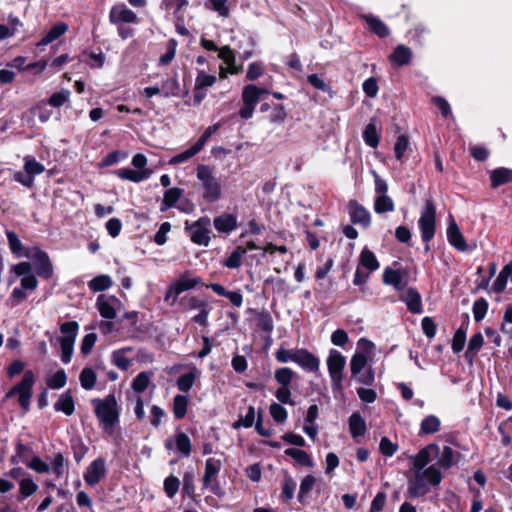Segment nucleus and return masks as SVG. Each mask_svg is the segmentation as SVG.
I'll use <instances>...</instances> for the list:
<instances>
[{
    "label": "nucleus",
    "instance_id": "nucleus-13",
    "mask_svg": "<svg viewBox=\"0 0 512 512\" xmlns=\"http://www.w3.org/2000/svg\"><path fill=\"white\" fill-rule=\"evenodd\" d=\"M437 456L439 454V446L435 443L427 445L421 449L413 458V467L415 471H423L426 466L432 461V455Z\"/></svg>",
    "mask_w": 512,
    "mask_h": 512
},
{
    "label": "nucleus",
    "instance_id": "nucleus-55",
    "mask_svg": "<svg viewBox=\"0 0 512 512\" xmlns=\"http://www.w3.org/2000/svg\"><path fill=\"white\" fill-rule=\"evenodd\" d=\"M180 303L186 310H200L203 307L207 306V303L205 301L200 300L195 296H185L181 299Z\"/></svg>",
    "mask_w": 512,
    "mask_h": 512
},
{
    "label": "nucleus",
    "instance_id": "nucleus-54",
    "mask_svg": "<svg viewBox=\"0 0 512 512\" xmlns=\"http://www.w3.org/2000/svg\"><path fill=\"white\" fill-rule=\"evenodd\" d=\"M70 91L69 90H62L56 93H53L49 100L48 104L53 107H61L70 99Z\"/></svg>",
    "mask_w": 512,
    "mask_h": 512
},
{
    "label": "nucleus",
    "instance_id": "nucleus-9",
    "mask_svg": "<svg viewBox=\"0 0 512 512\" xmlns=\"http://www.w3.org/2000/svg\"><path fill=\"white\" fill-rule=\"evenodd\" d=\"M326 365L332 383L341 384L343 380V371L346 366L345 356H343L340 351L331 349L326 360Z\"/></svg>",
    "mask_w": 512,
    "mask_h": 512
},
{
    "label": "nucleus",
    "instance_id": "nucleus-19",
    "mask_svg": "<svg viewBox=\"0 0 512 512\" xmlns=\"http://www.w3.org/2000/svg\"><path fill=\"white\" fill-rule=\"evenodd\" d=\"M206 287L210 288L217 295L228 298L235 307H240L243 303V295L240 291H227L225 287L219 283H210L206 285Z\"/></svg>",
    "mask_w": 512,
    "mask_h": 512
},
{
    "label": "nucleus",
    "instance_id": "nucleus-42",
    "mask_svg": "<svg viewBox=\"0 0 512 512\" xmlns=\"http://www.w3.org/2000/svg\"><path fill=\"white\" fill-rule=\"evenodd\" d=\"M38 489L37 484L31 477L23 478L19 482V499H25L33 495Z\"/></svg>",
    "mask_w": 512,
    "mask_h": 512
},
{
    "label": "nucleus",
    "instance_id": "nucleus-1",
    "mask_svg": "<svg viewBox=\"0 0 512 512\" xmlns=\"http://www.w3.org/2000/svg\"><path fill=\"white\" fill-rule=\"evenodd\" d=\"M358 347L362 351L355 352L349 363L351 379L360 384H371L375 381L376 372L369 361V354L375 345L370 340L361 338L358 341Z\"/></svg>",
    "mask_w": 512,
    "mask_h": 512
},
{
    "label": "nucleus",
    "instance_id": "nucleus-33",
    "mask_svg": "<svg viewBox=\"0 0 512 512\" xmlns=\"http://www.w3.org/2000/svg\"><path fill=\"white\" fill-rule=\"evenodd\" d=\"M359 264L369 272L376 271L379 268V262L375 254L368 248H364L359 257Z\"/></svg>",
    "mask_w": 512,
    "mask_h": 512
},
{
    "label": "nucleus",
    "instance_id": "nucleus-48",
    "mask_svg": "<svg viewBox=\"0 0 512 512\" xmlns=\"http://www.w3.org/2000/svg\"><path fill=\"white\" fill-rule=\"evenodd\" d=\"M88 285L94 292L104 291L111 287L112 280L108 275H99L89 281Z\"/></svg>",
    "mask_w": 512,
    "mask_h": 512
},
{
    "label": "nucleus",
    "instance_id": "nucleus-53",
    "mask_svg": "<svg viewBox=\"0 0 512 512\" xmlns=\"http://www.w3.org/2000/svg\"><path fill=\"white\" fill-rule=\"evenodd\" d=\"M59 342L61 347V360L64 363H68L72 355L74 341L68 337H61Z\"/></svg>",
    "mask_w": 512,
    "mask_h": 512
},
{
    "label": "nucleus",
    "instance_id": "nucleus-64",
    "mask_svg": "<svg viewBox=\"0 0 512 512\" xmlns=\"http://www.w3.org/2000/svg\"><path fill=\"white\" fill-rule=\"evenodd\" d=\"M387 495L383 491H379L371 502L369 512H381L385 506Z\"/></svg>",
    "mask_w": 512,
    "mask_h": 512
},
{
    "label": "nucleus",
    "instance_id": "nucleus-46",
    "mask_svg": "<svg viewBox=\"0 0 512 512\" xmlns=\"http://www.w3.org/2000/svg\"><path fill=\"white\" fill-rule=\"evenodd\" d=\"M23 168L33 178L37 175L42 174L45 171L44 165L42 163L36 161V159L31 156H26L24 158V167Z\"/></svg>",
    "mask_w": 512,
    "mask_h": 512
},
{
    "label": "nucleus",
    "instance_id": "nucleus-59",
    "mask_svg": "<svg viewBox=\"0 0 512 512\" xmlns=\"http://www.w3.org/2000/svg\"><path fill=\"white\" fill-rule=\"evenodd\" d=\"M78 329L79 325L76 321H67L60 326V331L63 334L62 337H68L69 339H73V341H75Z\"/></svg>",
    "mask_w": 512,
    "mask_h": 512
},
{
    "label": "nucleus",
    "instance_id": "nucleus-4",
    "mask_svg": "<svg viewBox=\"0 0 512 512\" xmlns=\"http://www.w3.org/2000/svg\"><path fill=\"white\" fill-rule=\"evenodd\" d=\"M275 358L280 363L293 362L310 373L317 372L320 367L319 358L304 348L287 349L280 347L275 353Z\"/></svg>",
    "mask_w": 512,
    "mask_h": 512
},
{
    "label": "nucleus",
    "instance_id": "nucleus-38",
    "mask_svg": "<svg viewBox=\"0 0 512 512\" xmlns=\"http://www.w3.org/2000/svg\"><path fill=\"white\" fill-rule=\"evenodd\" d=\"M255 418H257L255 408L254 406L250 405L248 407L247 413L244 416L240 415L239 418L233 422L232 427L234 429H239L241 427L251 428L254 422H256Z\"/></svg>",
    "mask_w": 512,
    "mask_h": 512
},
{
    "label": "nucleus",
    "instance_id": "nucleus-11",
    "mask_svg": "<svg viewBox=\"0 0 512 512\" xmlns=\"http://www.w3.org/2000/svg\"><path fill=\"white\" fill-rule=\"evenodd\" d=\"M106 474L107 469L105 459L98 457L88 465L83 474V478L88 486L94 487L106 476Z\"/></svg>",
    "mask_w": 512,
    "mask_h": 512
},
{
    "label": "nucleus",
    "instance_id": "nucleus-21",
    "mask_svg": "<svg viewBox=\"0 0 512 512\" xmlns=\"http://www.w3.org/2000/svg\"><path fill=\"white\" fill-rule=\"evenodd\" d=\"M150 170L135 171L129 168H122L115 171V174L122 180H129L134 183H139L148 179L151 175Z\"/></svg>",
    "mask_w": 512,
    "mask_h": 512
},
{
    "label": "nucleus",
    "instance_id": "nucleus-6",
    "mask_svg": "<svg viewBox=\"0 0 512 512\" xmlns=\"http://www.w3.org/2000/svg\"><path fill=\"white\" fill-rule=\"evenodd\" d=\"M221 468V460L210 457L205 462V470L202 477L203 488L209 489L218 498H223L226 494L217 478Z\"/></svg>",
    "mask_w": 512,
    "mask_h": 512
},
{
    "label": "nucleus",
    "instance_id": "nucleus-27",
    "mask_svg": "<svg viewBox=\"0 0 512 512\" xmlns=\"http://www.w3.org/2000/svg\"><path fill=\"white\" fill-rule=\"evenodd\" d=\"M362 18L368 24L370 30L380 38H385L389 35L390 31L386 24L379 18L372 15H363Z\"/></svg>",
    "mask_w": 512,
    "mask_h": 512
},
{
    "label": "nucleus",
    "instance_id": "nucleus-8",
    "mask_svg": "<svg viewBox=\"0 0 512 512\" xmlns=\"http://www.w3.org/2000/svg\"><path fill=\"white\" fill-rule=\"evenodd\" d=\"M418 225L422 240L426 243L430 242L434 237L436 228V208L431 199L425 201L421 216L418 220Z\"/></svg>",
    "mask_w": 512,
    "mask_h": 512
},
{
    "label": "nucleus",
    "instance_id": "nucleus-7",
    "mask_svg": "<svg viewBox=\"0 0 512 512\" xmlns=\"http://www.w3.org/2000/svg\"><path fill=\"white\" fill-rule=\"evenodd\" d=\"M210 225V218L203 216L192 223L186 221L185 230L189 233L190 239L194 244L207 247L210 243Z\"/></svg>",
    "mask_w": 512,
    "mask_h": 512
},
{
    "label": "nucleus",
    "instance_id": "nucleus-26",
    "mask_svg": "<svg viewBox=\"0 0 512 512\" xmlns=\"http://www.w3.org/2000/svg\"><path fill=\"white\" fill-rule=\"evenodd\" d=\"M383 282L387 285L393 286L396 290H402L406 286L402 273L399 270H394L390 267H387L384 270Z\"/></svg>",
    "mask_w": 512,
    "mask_h": 512
},
{
    "label": "nucleus",
    "instance_id": "nucleus-40",
    "mask_svg": "<svg viewBox=\"0 0 512 512\" xmlns=\"http://www.w3.org/2000/svg\"><path fill=\"white\" fill-rule=\"evenodd\" d=\"M188 397L177 394L173 399V413L176 419H183L187 414Z\"/></svg>",
    "mask_w": 512,
    "mask_h": 512
},
{
    "label": "nucleus",
    "instance_id": "nucleus-18",
    "mask_svg": "<svg viewBox=\"0 0 512 512\" xmlns=\"http://www.w3.org/2000/svg\"><path fill=\"white\" fill-rule=\"evenodd\" d=\"M36 273L38 276L49 279L53 275L52 263L46 252L38 250L35 255Z\"/></svg>",
    "mask_w": 512,
    "mask_h": 512
},
{
    "label": "nucleus",
    "instance_id": "nucleus-43",
    "mask_svg": "<svg viewBox=\"0 0 512 512\" xmlns=\"http://www.w3.org/2000/svg\"><path fill=\"white\" fill-rule=\"evenodd\" d=\"M217 81L215 75H208L205 71L199 70L195 79V90L201 91L204 88L213 86Z\"/></svg>",
    "mask_w": 512,
    "mask_h": 512
},
{
    "label": "nucleus",
    "instance_id": "nucleus-37",
    "mask_svg": "<svg viewBox=\"0 0 512 512\" xmlns=\"http://www.w3.org/2000/svg\"><path fill=\"white\" fill-rule=\"evenodd\" d=\"M183 194V190L178 187H173L165 191L164 197L162 200V211H165L168 208H171L175 205V203L180 199Z\"/></svg>",
    "mask_w": 512,
    "mask_h": 512
},
{
    "label": "nucleus",
    "instance_id": "nucleus-29",
    "mask_svg": "<svg viewBox=\"0 0 512 512\" xmlns=\"http://www.w3.org/2000/svg\"><path fill=\"white\" fill-rule=\"evenodd\" d=\"M441 428V422L440 419L435 415H428L426 416L421 424H420V430L419 435H430L437 433Z\"/></svg>",
    "mask_w": 512,
    "mask_h": 512
},
{
    "label": "nucleus",
    "instance_id": "nucleus-20",
    "mask_svg": "<svg viewBox=\"0 0 512 512\" xmlns=\"http://www.w3.org/2000/svg\"><path fill=\"white\" fill-rule=\"evenodd\" d=\"M297 483L290 473L285 470L283 472V479L281 481V494L280 498L282 502H289L293 499L296 490Z\"/></svg>",
    "mask_w": 512,
    "mask_h": 512
},
{
    "label": "nucleus",
    "instance_id": "nucleus-61",
    "mask_svg": "<svg viewBox=\"0 0 512 512\" xmlns=\"http://www.w3.org/2000/svg\"><path fill=\"white\" fill-rule=\"evenodd\" d=\"M71 449L76 463H80L88 452V447L81 440L72 441Z\"/></svg>",
    "mask_w": 512,
    "mask_h": 512
},
{
    "label": "nucleus",
    "instance_id": "nucleus-5",
    "mask_svg": "<svg viewBox=\"0 0 512 512\" xmlns=\"http://www.w3.org/2000/svg\"><path fill=\"white\" fill-rule=\"evenodd\" d=\"M196 176L202 187V197L210 203L218 201L222 196V186L208 165L200 164Z\"/></svg>",
    "mask_w": 512,
    "mask_h": 512
},
{
    "label": "nucleus",
    "instance_id": "nucleus-15",
    "mask_svg": "<svg viewBox=\"0 0 512 512\" xmlns=\"http://www.w3.org/2000/svg\"><path fill=\"white\" fill-rule=\"evenodd\" d=\"M349 209L352 223L360 224L365 228L370 225V213L362 205L352 200L349 202Z\"/></svg>",
    "mask_w": 512,
    "mask_h": 512
},
{
    "label": "nucleus",
    "instance_id": "nucleus-60",
    "mask_svg": "<svg viewBox=\"0 0 512 512\" xmlns=\"http://www.w3.org/2000/svg\"><path fill=\"white\" fill-rule=\"evenodd\" d=\"M188 5V0H162L161 9L164 11L174 10L175 14Z\"/></svg>",
    "mask_w": 512,
    "mask_h": 512
},
{
    "label": "nucleus",
    "instance_id": "nucleus-16",
    "mask_svg": "<svg viewBox=\"0 0 512 512\" xmlns=\"http://www.w3.org/2000/svg\"><path fill=\"white\" fill-rule=\"evenodd\" d=\"M32 387L33 386H12L6 396L12 397L18 395V403L26 412L30 408V400L33 395Z\"/></svg>",
    "mask_w": 512,
    "mask_h": 512
},
{
    "label": "nucleus",
    "instance_id": "nucleus-28",
    "mask_svg": "<svg viewBox=\"0 0 512 512\" xmlns=\"http://www.w3.org/2000/svg\"><path fill=\"white\" fill-rule=\"evenodd\" d=\"M411 58V49L403 44L398 45L390 56V60L398 66L408 65L411 62Z\"/></svg>",
    "mask_w": 512,
    "mask_h": 512
},
{
    "label": "nucleus",
    "instance_id": "nucleus-12",
    "mask_svg": "<svg viewBox=\"0 0 512 512\" xmlns=\"http://www.w3.org/2000/svg\"><path fill=\"white\" fill-rule=\"evenodd\" d=\"M109 20L112 24L133 23L137 24L139 18L125 5H116L112 7L109 13Z\"/></svg>",
    "mask_w": 512,
    "mask_h": 512
},
{
    "label": "nucleus",
    "instance_id": "nucleus-63",
    "mask_svg": "<svg viewBox=\"0 0 512 512\" xmlns=\"http://www.w3.org/2000/svg\"><path fill=\"white\" fill-rule=\"evenodd\" d=\"M487 309H488V304H487L486 300H484L483 298L476 300L473 304L474 319L476 321L482 320L486 315Z\"/></svg>",
    "mask_w": 512,
    "mask_h": 512
},
{
    "label": "nucleus",
    "instance_id": "nucleus-23",
    "mask_svg": "<svg viewBox=\"0 0 512 512\" xmlns=\"http://www.w3.org/2000/svg\"><path fill=\"white\" fill-rule=\"evenodd\" d=\"M490 181L493 188L512 182V169L500 167L492 170Z\"/></svg>",
    "mask_w": 512,
    "mask_h": 512
},
{
    "label": "nucleus",
    "instance_id": "nucleus-10",
    "mask_svg": "<svg viewBox=\"0 0 512 512\" xmlns=\"http://www.w3.org/2000/svg\"><path fill=\"white\" fill-rule=\"evenodd\" d=\"M259 87L253 84L246 85L242 91L243 106L239 110V116L242 119H250L253 116L255 107L259 102Z\"/></svg>",
    "mask_w": 512,
    "mask_h": 512
},
{
    "label": "nucleus",
    "instance_id": "nucleus-30",
    "mask_svg": "<svg viewBox=\"0 0 512 512\" xmlns=\"http://www.w3.org/2000/svg\"><path fill=\"white\" fill-rule=\"evenodd\" d=\"M456 456L459 458L461 456V454L457 452ZM454 457H455L454 450L451 447H449V446H444L443 450H442V453H441V456L437 460L436 465L439 468H442L444 470H448V469H450L453 465H455L458 462V460H454Z\"/></svg>",
    "mask_w": 512,
    "mask_h": 512
},
{
    "label": "nucleus",
    "instance_id": "nucleus-25",
    "mask_svg": "<svg viewBox=\"0 0 512 512\" xmlns=\"http://www.w3.org/2000/svg\"><path fill=\"white\" fill-rule=\"evenodd\" d=\"M402 300L406 303L410 312L418 314L422 312L421 296L414 288H409L403 295Z\"/></svg>",
    "mask_w": 512,
    "mask_h": 512
},
{
    "label": "nucleus",
    "instance_id": "nucleus-2",
    "mask_svg": "<svg viewBox=\"0 0 512 512\" xmlns=\"http://www.w3.org/2000/svg\"><path fill=\"white\" fill-rule=\"evenodd\" d=\"M91 405L102 431L110 436L114 435L120 423V407L114 393L104 398L92 399Z\"/></svg>",
    "mask_w": 512,
    "mask_h": 512
},
{
    "label": "nucleus",
    "instance_id": "nucleus-47",
    "mask_svg": "<svg viewBox=\"0 0 512 512\" xmlns=\"http://www.w3.org/2000/svg\"><path fill=\"white\" fill-rule=\"evenodd\" d=\"M202 149L195 143L192 147H190L189 149H187L186 151L184 152H181L175 156H173L170 160H169V164L170 165H177V164H180V163H183V162H186L188 161L190 158H192L193 156H195L197 153H199Z\"/></svg>",
    "mask_w": 512,
    "mask_h": 512
},
{
    "label": "nucleus",
    "instance_id": "nucleus-50",
    "mask_svg": "<svg viewBox=\"0 0 512 512\" xmlns=\"http://www.w3.org/2000/svg\"><path fill=\"white\" fill-rule=\"evenodd\" d=\"M483 345V336L481 333L474 334L468 343V348L466 350V357H474Z\"/></svg>",
    "mask_w": 512,
    "mask_h": 512
},
{
    "label": "nucleus",
    "instance_id": "nucleus-36",
    "mask_svg": "<svg viewBox=\"0 0 512 512\" xmlns=\"http://www.w3.org/2000/svg\"><path fill=\"white\" fill-rule=\"evenodd\" d=\"M69 469V461L64 457L61 452L54 455L52 460V472L56 477H61L67 473Z\"/></svg>",
    "mask_w": 512,
    "mask_h": 512
},
{
    "label": "nucleus",
    "instance_id": "nucleus-49",
    "mask_svg": "<svg viewBox=\"0 0 512 512\" xmlns=\"http://www.w3.org/2000/svg\"><path fill=\"white\" fill-rule=\"evenodd\" d=\"M363 138L367 145L372 148H376L379 144V137L377 134L376 126L373 123H369L363 132Z\"/></svg>",
    "mask_w": 512,
    "mask_h": 512
},
{
    "label": "nucleus",
    "instance_id": "nucleus-32",
    "mask_svg": "<svg viewBox=\"0 0 512 512\" xmlns=\"http://www.w3.org/2000/svg\"><path fill=\"white\" fill-rule=\"evenodd\" d=\"M96 307L103 318L111 320L116 317V310L105 295L97 297Z\"/></svg>",
    "mask_w": 512,
    "mask_h": 512
},
{
    "label": "nucleus",
    "instance_id": "nucleus-62",
    "mask_svg": "<svg viewBox=\"0 0 512 512\" xmlns=\"http://www.w3.org/2000/svg\"><path fill=\"white\" fill-rule=\"evenodd\" d=\"M409 147V139L406 135H400L397 138V141L394 146L395 156L398 160H401L404 156V153L407 151Z\"/></svg>",
    "mask_w": 512,
    "mask_h": 512
},
{
    "label": "nucleus",
    "instance_id": "nucleus-14",
    "mask_svg": "<svg viewBox=\"0 0 512 512\" xmlns=\"http://www.w3.org/2000/svg\"><path fill=\"white\" fill-rule=\"evenodd\" d=\"M447 239L448 242L458 251L466 252L468 250V245L466 240L464 239L458 225L452 219L447 228Z\"/></svg>",
    "mask_w": 512,
    "mask_h": 512
},
{
    "label": "nucleus",
    "instance_id": "nucleus-22",
    "mask_svg": "<svg viewBox=\"0 0 512 512\" xmlns=\"http://www.w3.org/2000/svg\"><path fill=\"white\" fill-rule=\"evenodd\" d=\"M349 432L353 438L363 436L367 430L366 422L359 412H354L348 419Z\"/></svg>",
    "mask_w": 512,
    "mask_h": 512
},
{
    "label": "nucleus",
    "instance_id": "nucleus-17",
    "mask_svg": "<svg viewBox=\"0 0 512 512\" xmlns=\"http://www.w3.org/2000/svg\"><path fill=\"white\" fill-rule=\"evenodd\" d=\"M213 225L218 232L229 234L237 228V218L233 214L223 213L214 218Z\"/></svg>",
    "mask_w": 512,
    "mask_h": 512
},
{
    "label": "nucleus",
    "instance_id": "nucleus-39",
    "mask_svg": "<svg viewBox=\"0 0 512 512\" xmlns=\"http://www.w3.org/2000/svg\"><path fill=\"white\" fill-rule=\"evenodd\" d=\"M175 444L177 450L184 456L188 457L192 451L191 440L189 436L184 432H178L175 435Z\"/></svg>",
    "mask_w": 512,
    "mask_h": 512
},
{
    "label": "nucleus",
    "instance_id": "nucleus-31",
    "mask_svg": "<svg viewBox=\"0 0 512 512\" xmlns=\"http://www.w3.org/2000/svg\"><path fill=\"white\" fill-rule=\"evenodd\" d=\"M317 482V479L314 475L308 474L306 475L300 483L299 492L297 495L298 502L301 504H305L306 497L310 494V492L313 490L315 484Z\"/></svg>",
    "mask_w": 512,
    "mask_h": 512
},
{
    "label": "nucleus",
    "instance_id": "nucleus-34",
    "mask_svg": "<svg viewBox=\"0 0 512 512\" xmlns=\"http://www.w3.org/2000/svg\"><path fill=\"white\" fill-rule=\"evenodd\" d=\"M285 454L293 458L299 465L303 467H313L314 463L309 454L297 448H288L285 450Z\"/></svg>",
    "mask_w": 512,
    "mask_h": 512
},
{
    "label": "nucleus",
    "instance_id": "nucleus-45",
    "mask_svg": "<svg viewBox=\"0 0 512 512\" xmlns=\"http://www.w3.org/2000/svg\"><path fill=\"white\" fill-rule=\"evenodd\" d=\"M201 278L195 277V278H187V277H181L176 283H174V292L176 293H182L186 290L193 289L198 284H201Z\"/></svg>",
    "mask_w": 512,
    "mask_h": 512
},
{
    "label": "nucleus",
    "instance_id": "nucleus-52",
    "mask_svg": "<svg viewBox=\"0 0 512 512\" xmlns=\"http://www.w3.org/2000/svg\"><path fill=\"white\" fill-rule=\"evenodd\" d=\"M466 341V328L463 326L459 327L452 339V350L455 353H459L463 350Z\"/></svg>",
    "mask_w": 512,
    "mask_h": 512
},
{
    "label": "nucleus",
    "instance_id": "nucleus-24",
    "mask_svg": "<svg viewBox=\"0 0 512 512\" xmlns=\"http://www.w3.org/2000/svg\"><path fill=\"white\" fill-rule=\"evenodd\" d=\"M67 31L68 25L65 22H58L43 36V38L37 43V46H46L57 40Z\"/></svg>",
    "mask_w": 512,
    "mask_h": 512
},
{
    "label": "nucleus",
    "instance_id": "nucleus-58",
    "mask_svg": "<svg viewBox=\"0 0 512 512\" xmlns=\"http://www.w3.org/2000/svg\"><path fill=\"white\" fill-rule=\"evenodd\" d=\"M379 449L384 456L391 457L396 453L398 445L393 443L388 437L384 436L380 440Z\"/></svg>",
    "mask_w": 512,
    "mask_h": 512
},
{
    "label": "nucleus",
    "instance_id": "nucleus-56",
    "mask_svg": "<svg viewBox=\"0 0 512 512\" xmlns=\"http://www.w3.org/2000/svg\"><path fill=\"white\" fill-rule=\"evenodd\" d=\"M26 466L40 474L50 472V466L37 455L33 456Z\"/></svg>",
    "mask_w": 512,
    "mask_h": 512
},
{
    "label": "nucleus",
    "instance_id": "nucleus-35",
    "mask_svg": "<svg viewBox=\"0 0 512 512\" xmlns=\"http://www.w3.org/2000/svg\"><path fill=\"white\" fill-rule=\"evenodd\" d=\"M247 253V249L238 246L224 261L223 265L229 269H237L242 264V258Z\"/></svg>",
    "mask_w": 512,
    "mask_h": 512
},
{
    "label": "nucleus",
    "instance_id": "nucleus-3",
    "mask_svg": "<svg viewBox=\"0 0 512 512\" xmlns=\"http://www.w3.org/2000/svg\"><path fill=\"white\" fill-rule=\"evenodd\" d=\"M443 475L436 465H430L423 471H415L414 476L408 479L406 497L416 499L429 493V485H440Z\"/></svg>",
    "mask_w": 512,
    "mask_h": 512
},
{
    "label": "nucleus",
    "instance_id": "nucleus-44",
    "mask_svg": "<svg viewBox=\"0 0 512 512\" xmlns=\"http://www.w3.org/2000/svg\"><path fill=\"white\" fill-rule=\"evenodd\" d=\"M374 210L378 214L394 210V202L388 195H379L375 199Z\"/></svg>",
    "mask_w": 512,
    "mask_h": 512
},
{
    "label": "nucleus",
    "instance_id": "nucleus-51",
    "mask_svg": "<svg viewBox=\"0 0 512 512\" xmlns=\"http://www.w3.org/2000/svg\"><path fill=\"white\" fill-rule=\"evenodd\" d=\"M180 487V480L174 476L170 475L164 480V492L169 498H173Z\"/></svg>",
    "mask_w": 512,
    "mask_h": 512
},
{
    "label": "nucleus",
    "instance_id": "nucleus-57",
    "mask_svg": "<svg viewBox=\"0 0 512 512\" xmlns=\"http://www.w3.org/2000/svg\"><path fill=\"white\" fill-rule=\"evenodd\" d=\"M269 410L276 423H283L287 419V410L282 405L274 402L270 405Z\"/></svg>",
    "mask_w": 512,
    "mask_h": 512
},
{
    "label": "nucleus",
    "instance_id": "nucleus-41",
    "mask_svg": "<svg viewBox=\"0 0 512 512\" xmlns=\"http://www.w3.org/2000/svg\"><path fill=\"white\" fill-rule=\"evenodd\" d=\"M194 473L193 471H187L183 475L182 481V493L183 496H188L192 500H195V484H194Z\"/></svg>",
    "mask_w": 512,
    "mask_h": 512
}]
</instances>
